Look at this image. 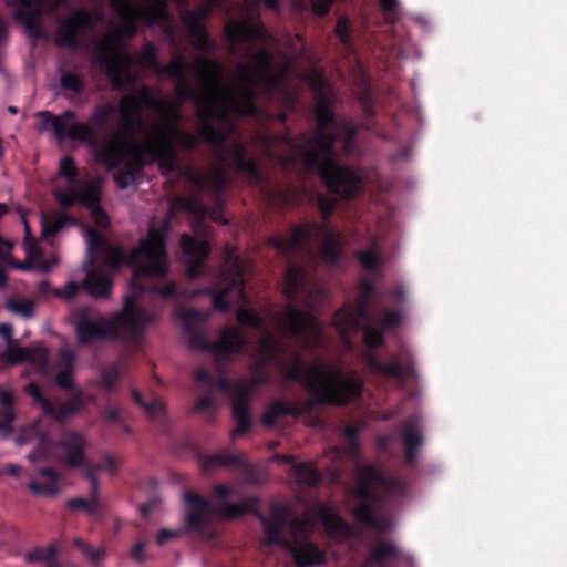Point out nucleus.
<instances>
[{
	"mask_svg": "<svg viewBox=\"0 0 567 567\" xmlns=\"http://www.w3.org/2000/svg\"><path fill=\"white\" fill-rule=\"evenodd\" d=\"M402 316L399 312L388 311L384 313V318L382 321V330L390 331L394 330L402 323Z\"/></svg>",
	"mask_w": 567,
	"mask_h": 567,
	"instance_id": "obj_43",
	"label": "nucleus"
},
{
	"mask_svg": "<svg viewBox=\"0 0 567 567\" xmlns=\"http://www.w3.org/2000/svg\"><path fill=\"white\" fill-rule=\"evenodd\" d=\"M293 474L300 484L315 485L320 481V475L312 463L295 464Z\"/></svg>",
	"mask_w": 567,
	"mask_h": 567,
	"instance_id": "obj_33",
	"label": "nucleus"
},
{
	"mask_svg": "<svg viewBox=\"0 0 567 567\" xmlns=\"http://www.w3.org/2000/svg\"><path fill=\"white\" fill-rule=\"evenodd\" d=\"M16 419L13 410L0 411V432L9 436L12 430V423Z\"/></svg>",
	"mask_w": 567,
	"mask_h": 567,
	"instance_id": "obj_42",
	"label": "nucleus"
},
{
	"mask_svg": "<svg viewBox=\"0 0 567 567\" xmlns=\"http://www.w3.org/2000/svg\"><path fill=\"white\" fill-rule=\"evenodd\" d=\"M177 316L185 323V326L189 321L203 319V315L200 312H197L194 310H184V311L178 312Z\"/></svg>",
	"mask_w": 567,
	"mask_h": 567,
	"instance_id": "obj_51",
	"label": "nucleus"
},
{
	"mask_svg": "<svg viewBox=\"0 0 567 567\" xmlns=\"http://www.w3.org/2000/svg\"><path fill=\"white\" fill-rule=\"evenodd\" d=\"M120 378V371L117 368H110L105 370L102 374V380L99 382V385L103 388H111Z\"/></svg>",
	"mask_w": 567,
	"mask_h": 567,
	"instance_id": "obj_45",
	"label": "nucleus"
},
{
	"mask_svg": "<svg viewBox=\"0 0 567 567\" xmlns=\"http://www.w3.org/2000/svg\"><path fill=\"white\" fill-rule=\"evenodd\" d=\"M18 445L34 444V450L28 455L31 463L49 461L53 457L54 444L49 440L43 430L42 421H37L28 426H23L16 436Z\"/></svg>",
	"mask_w": 567,
	"mask_h": 567,
	"instance_id": "obj_17",
	"label": "nucleus"
},
{
	"mask_svg": "<svg viewBox=\"0 0 567 567\" xmlns=\"http://www.w3.org/2000/svg\"><path fill=\"white\" fill-rule=\"evenodd\" d=\"M59 176L65 179V187L56 186L54 190L55 199L62 206H70L74 203H81L87 207L91 217L100 227L107 225V216L100 207L101 178H90L75 181V163L70 157L60 161Z\"/></svg>",
	"mask_w": 567,
	"mask_h": 567,
	"instance_id": "obj_9",
	"label": "nucleus"
},
{
	"mask_svg": "<svg viewBox=\"0 0 567 567\" xmlns=\"http://www.w3.org/2000/svg\"><path fill=\"white\" fill-rule=\"evenodd\" d=\"M7 38V23L2 19H0V44L4 42Z\"/></svg>",
	"mask_w": 567,
	"mask_h": 567,
	"instance_id": "obj_61",
	"label": "nucleus"
},
{
	"mask_svg": "<svg viewBox=\"0 0 567 567\" xmlns=\"http://www.w3.org/2000/svg\"><path fill=\"white\" fill-rule=\"evenodd\" d=\"M74 359V353L70 349L62 348L59 351L58 361L52 367L55 373V383L62 389H70L73 385Z\"/></svg>",
	"mask_w": 567,
	"mask_h": 567,
	"instance_id": "obj_23",
	"label": "nucleus"
},
{
	"mask_svg": "<svg viewBox=\"0 0 567 567\" xmlns=\"http://www.w3.org/2000/svg\"><path fill=\"white\" fill-rule=\"evenodd\" d=\"M299 409L285 401H276L270 405L268 411L262 417V422L266 425H272L277 417L285 414H297Z\"/></svg>",
	"mask_w": 567,
	"mask_h": 567,
	"instance_id": "obj_31",
	"label": "nucleus"
},
{
	"mask_svg": "<svg viewBox=\"0 0 567 567\" xmlns=\"http://www.w3.org/2000/svg\"><path fill=\"white\" fill-rule=\"evenodd\" d=\"M61 87L68 93V97L72 99L79 95L83 90L82 79L73 73H63L60 76Z\"/></svg>",
	"mask_w": 567,
	"mask_h": 567,
	"instance_id": "obj_36",
	"label": "nucleus"
},
{
	"mask_svg": "<svg viewBox=\"0 0 567 567\" xmlns=\"http://www.w3.org/2000/svg\"><path fill=\"white\" fill-rule=\"evenodd\" d=\"M403 441L406 447V460L412 462L415 457L416 446L422 442V437L417 430L413 425L409 424L405 426Z\"/></svg>",
	"mask_w": 567,
	"mask_h": 567,
	"instance_id": "obj_35",
	"label": "nucleus"
},
{
	"mask_svg": "<svg viewBox=\"0 0 567 567\" xmlns=\"http://www.w3.org/2000/svg\"><path fill=\"white\" fill-rule=\"evenodd\" d=\"M182 535L181 529H162L157 536L158 545H163L171 539L178 538Z\"/></svg>",
	"mask_w": 567,
	"mask_h": 567,
	"instance_id": "obj_48",
	"label": "nucleus"
},
{
	"mask_svg": "<svg viewBox=\"0 0 567 567\" xmlns=\"http://www.w3.org/2000/svg\"><path fill=\"white\" fill-rule=\"evenodd\" d=\"M115 106L112 104H105L97 109L91 117V122L96 126H103L107 120L114 114Z\"/></svg>",
	"mask_w": 567,
	"mask_h": 567,
	"instance_id": "obj_40",
	"label": "nucleus"
},
{
	"mask_svg": "<svg viewBox=\"0 0 567 567\" xmlns=\"http://www.w3.org/2000/svg\"><path fill=\"white\" fill-rule=\"evenodd\" d=\"M158 293L164 298L173 296L175 293V284L173 281L168 282L165 287L158 290Z\"/></svg>",
	"mask_w": 567,
	"mask_h": 567,
	"instance_id": "obj_55",
	"label": "nucleus"
},
{
	"mask_svg": "<svg viewBox=\"0 0 567 567\" xmlns=\"http://www.w3.org/2000/svg\"><path fill=\"white\" fill-rule=\"evenodd\" d=\"M269 243L281 252H291L317 244L321 259L336 265L339 260L342 239L339 233L323 224L295 227L289 236H274Z\"/></svg>",
	"mask_w": 567,
	"mask_h": 567,
	"instance_id": "obj_10",
	"label": "nucleus"
},
{
	"mask_svg": "<svg viewBox=\"0 0 567 567\" xmlns=\"http://www.w3.org/2000/svg\"><path fill=\"white\" fill-rule=\"evenodd\" d=\"M42 229L45 235L55 234L61 230L65 225L71 221L62 214H53L51 216H43L41 219Z\"/></svg>",
	"mask_w": 567,
	"mask_h": 567,
	"instance_id": "obj_37",
	"label": "nucleus"
},
{
	"mask_svg": "<svg viewBox=\"0 0 567 567\" xmlns=\"http://www.w3.org/2000/svg\"><path fill=\"white\" fill-rule=\"evenodd\" d=\"M331 3L332 0H311V8L316 14H326Z\"/></svg>",
	"mask_w": 567,
	"mask_h": 567,
	"instance_id": "obj_49",
	"label": "nucleus"
},
{
	"mask_svg": "<svg viewBox=\"0 0 567 567\" xmlns=\"http://www.w3.org/2000/svg\"><path fill=\"white\" fill-rule=\"evenodd\" d=\"M181 248L185 256V265L188 276L193 277L197 274V269L204 262L209 254V247L204 240H194L188 235H183L181 239Z\"/></svg>",
	"mask_w": 567,
	"mask_h": 567,
	"instance_id": "obj_21",
	"label": "nucleus"
},
{
	"mask_svg": "<svg viewBox=\"0 0 567 567\" xmlns=\"http://www.w3.org/2000/svg\"><path fill=\"white\" fill-rule=\"evenodd\" d=\"M320 207H321V212L322 214L324 215V217H327L333 209V204L331 203H328L327 200L324 199H321L320 200Z\"/></svg>",
	"mask_w": 567,
	"mask_h": 567,
	"instance_id": "obj_59",
	"label": "nucleus"
},
{
	"mask_svg": "<svg viewBox=\"0 0 567 567\" xmlns=\"http://www.w3.org/2000/svg\"><path fill=\"white\" fill-rule=\"evenodd\" d=\"M233 414L237 423L236 429L231 432L233 437L244 434L249 425V406L245 396L239 395L235 399L233 404Z\"/></svg>",
	"mask_w": 567,
	"mask_h": 567,
	"instance_id": "obj_26",
	"label": "nucleus"
},
{
	"mask_svg": "<svg viewBox=\"0 0 567 567\" xmlns=\"http://www.w3.org/2000/svg\"><path fill=\"white\" fill-rule=\"evenodd\" d=\"M86 441L84 436L78 432H68L61 440V449L64 462L75 468H83L87 463L85 454Z\"/></svg>",
	"mask_w": 567,
	"mask_h": 567,
	"instance_id": "obj_20",
	"label": "nucleus"
},
{
	"mask_svg": "<svg viewBox=\"0 0 567 567\" xmlns=\"http://www.w3.org/2000/svg\"><path fill=\"white\" fill-rule=\"evenodd\" d=\"M378 3L388 21L393 22L399 19L401 14L399 0H378Z\"/></svg>",
	"mask_w": 567,
	"mask_h": 567,
	"instance_id": "obj_39",
	"label": "nucleus"
},
{
	"mask_svg": "<svg viewBox=\"0 0 567 567\" xmlns=\"http://www.w3.org/2000/svg\"><path fill=\"white\" fill-rule=\"evenodd\" d=\"M8 262L13 268L19 269V270H31V269H35L37 270L35 264L32 262V261H29L27 259H24V261L9 260Z\"/></svg>",
	"mask_w": 567,
	"mask_h": 567,
	"instance_id": "obj_53",
	"label": "nucleus"
},
{
	"mask_svg": "<svg viewBox=\"0 0 567 567\" xmlns=\"http://www.w3.org/2000/svg\"><path fill=\"white\" fill-rule=\"evenodd\" d=\"M80 290V285L74 281H69L62 289H56L54 295L63 299H71L76 296Z\"/></svg>",
	"mask_w": 567,
	"mask_h": 567,
	"instance_id": "obj_46",
	"label": "nucleus"
},
{
	"mask_svg": "<svg viewBox=\"0 0 567 567\" xmlns=\"http://www.w3.org/2000/svg\"><path fill=\"white\" fill-rule=\"evenodd\" d=\"M184 499L187 503L186 528L198 530L209 522L215 511L226 517H235L250 511L256 505V498L254 497H246L238 504L219 505L217 507H214L208 501L192 493H185Z\"/></svg>",
	"mask_w": 567,
	"mask_h": 567,
	"instance_id": "obj_11",
	"label": "nucleus"
},
{
	"mask_svg": "<svg viewBox=\"0 0 567 567\" xmlns=\"http://www.w3.org/2000/svg\"><path fill=\"white\" fill-rule=\"evenodd\" d=\"M317 519L336 540L353 534L352 528L324 505H318L313 514H307L302 519H290L280 508H274L270 517L261 518L265 544L286 549L298 567L320 565L324 561V553L309 539Z\"/></svg>",
	"mask_w": 567,
	"mask_h": 567,
	"instance_id": "obj_6",
	"label": "nucleus"
},
{
	"mask_svg": "<svg viewBox=\"0 0 567 567\" xmlns=\"http://www.w3.org/2000/svg\"><path fill=\"white\" fill-rule=\"evenodd\" d=\"M4 472L10 476H19L21 473V468L17 465L9 464L6 466Z\"/></svg>",
	"mask_w": 567,
	"mask_h": 567,
	"instance_id": "obj_60",
	"label": "nucleus"
},
{
	"mask_svg": "<svg viewBox=\"0 0 567 567\" xmlns=\"http://www.w3.org/2000/svg\"><path fill=\"white\" fill-rule=\"evenodd\" d=\"M69 0H8L9 6L18 4L16 18L32 38L42 37L41 18L53 13Z\"/></svg>",
	"mask_w": 567,
	"mask_h": 567,
	"instance_id": "obj_14",
	"label": "nucleus"
},
{
	"mask_svg": "<svg viewBox=\"0 0 567 567\" xmlns=\"http://www.w3.org/2000/svg\"><path fill=\"white\" fill-rule=\"evenodd\" d=\"M307 81L317 94L316 117L318 121V132L310 141H302L293 144L288 138L258 136L265 155L276 157L274 148L277 145L290 151L288 157L279 158L285 167L302 164L308 171H316L327 183L329 189L340 197H350L360 189L361 179L347 167H340L334 161L332 143L334 136L344 137V148L348 153L352 152L351 138L355 133V127L350 122L337 123L332 120L330 101L333 96L327 79L318 71L311 72Z\"/></svg>",
	"mask_w": 567,
	"mask_h": 567,
	"instance_id": "obj_5",
	"label": "nucleus"
},
{
	"mask_svg": "<svg viewBox=\"0 0 567 567\" xmlns=\"http://www.w3.org/2000/svg\"><path fill=\"white\" fill-rule=\"evenodd\" d=\"M7 308L23 318L30 319L33 317V303L28 300H10L7 302Z\"/></svg>",
	"mask_w": 567,
	"mask_h": 567,
	"instance_id": "obj_38",
	"label": "nucleus"
},
{
	"mask_svg": "<svg viewBox=\"0 0 567 567\" xmlns=\"http://www.w3.org/2000/svg\"><path fill=\"white\" fill-rule=\"evenodd\" d=\"M27 393L32 396L41 405L44 414L50 415L55 420H64L78 414L86 402L95 403L93 396H84L81 391L74 392L72 398L66 402L54 401L51 402L45 399L37 384L31 383L25 388Z\"/></svg>",
	"mask_w": 567,
	"mask_h": 567,
	"instance_id": "obj_15",
	"label": "nucleus"
},
{
	"mask_svg": "<svg viewBox=\"0 0 567 567\" xmlns=\"http://www.w3.org/2000/svg\"><path fill=\"white\" fill-rule=\"evenodd\" d=\"M399 491L400 486L386 480L374 466L360 467L353 494V516L359 523L378 532L388 529L392 524L383 514V502Z\"/></svg>",
	"mask_w": 567,
	"mask_h": 567,
	"instance_id": "obj_8",
	"label": "nucleus"
},
{
	"mask_svg": "<svg viewBox=\"0 0 567 567\" xmlns=\"http://www.w3.org/2000/svg\"><path fill=\"white\" fill-rule=\"evenodd\" d=\"M39 131L44 132L52 128L55 138L62 143L64 141H81L90 146L95 144V134L87 123H78L75 113L66 111L60 115H52L50 112H39Z\"/></svg>",
	"mask_w": 567,
	"mask_h": 567,
	"instance_id": "obj_12",
	"label": "nucleus"
},
{
	"mask_svg": "<svg viewBox=\"0 0 567 567\" xmlns=\"http://www.w3.org/2000/svg\"><path fill=\"white\" fill-rule=\"evenodd\" d=\"M169 221V216L153 220L146 237L140 241L137 248L130 256L111 244L101 241L94 230H84L87 257L91 264L100 258L111 268L127 264L133 267L134 276L131 281L132 296L125 298L122 311L110 319L97 321L89 319V309L82 311L76 323L80 342L89 343L114 338H135L155 321L157 315L147 309L142 297L143 288L140 281L142 276L163 277L167 274L168 261L165 244Z\"/></svg>",
	"mask_w": 567,
	"mask_h": 567,
	"instance_id": "obj_4",
	"label": "nucleus"
},
{
	"mask_svg": "<svg viewBox=\"0 0 567 567\" xmlns=\"http://www.w3.org/2000/svg\"><path fill=\"white\" fill-rule=\"evenodd\" d=\"M117 461L114 457L106 455L100 462L96 463L87 461L84 467V476L87 480V474L93 473L94 478L96 480L99 475H109L112 477L117 473Z\"/></svg>",
	"mask_w": 567,
	"mask_h": 567,
	"instance_id": "obj_28",
	"label": "nucleus"
},
{
	"mask_svg": "<svg viewBox=\"0 0 567 567\" xmlns=\"http://www.w3.org/2000/svg\"><path fill=\"white\" fill-rule=\"evenodd\" d=\"M28 478V487L34 495L54 497L60 491L59 475L51 467H34Z\"/></svg>",
	"mask_w": 567,
	"mask_h": 567,
	"instance_id": "obj_19",
	"label": "nucleus"
},
{
	"mask_svg": "<svg viewBox=\"0 0 567 567\" xmlns=\"http://www.w3.org/2000/svg\"><path fill=\"white\" fill-rule=\"evenodd\" d=\"M344 436H346V440H347L348 445H349V451L348 452L349 453H353L355 451V447H357L355 431L351 426H348L346 429Z\"/></svg>",
	"mask_w": 567,
	"mask_h": 567,
	"instance_id": "obj_52",
	"label": "nucleus"
},
{
	"mask_svg": "<svg viewBox=\"0 0 567 567\" xmlns=\"http://www.w3.org/2000/svg\"><path fill=\"white\" fill-rule=\"evenodd\" d=\"M28 362L41 375H48V350L41 343H32L29 347L9 346L6 351H0V368L11 367Z\"/></svg>",
	"mask_w": 567,
	"mask_h": 567,
	"instance_id": "obj_16",
	"label": "nucleus"
},
{
	"mask_svg": "<svg viewBox=\"0 0 567 567\" xmlns=\"http://www.w3.org/2000/svg\"><path fill=\"white\" fill-rule=\"evenodd\" d=\"M361 266L370 271H378L381 268L380 248L375 243L364 248L358 254Z\"/></svg>",
	"mask_w": 567,
	"mask_h": 567,
	"instance_id": "obj_30",
	"label": "nucleus"
},
{
	"mask_svg": "<svg viewBox=\"0 0 567 567\" xmlns=\"http://www.w3.org/2000/svg\"><path fill=\"white\" fill-rule=\"evenodd\" d=\"M13 329L8 323L0 324V336L3 337L8 342L11 341Z\"/></svg>",
	"mask_w": 567,
	"mask_h": 567,
	"instance_id": "obj_54",
	"label": "nucleus"
},
{
	"mask_svg": "<svg viewBox=\"0 0 567 567\" xmlns=\"http://www.w3.org/2000/svg\"><path fill=\"white\" fill-rule=\"evenodd\" d=\"M213 352L218 358H229L233 354L243 353L248 348V341L239 328H226L221 330L220 338L212 344H198Z\"/></svg>",
	"mask_w": 567,
	"mask_h": 567,
	"instance_id": "obj_18",
	"label": "nucleus"
},
{
	"mask_svg": "<svg viewBox=\"0 0 567 567\" xmlns=\"http://www.w3.org/2000/svg\"><path fill=\"white\" fill-rule=\"evenodd\" d=\"M0 404L6 410H12L14 404V394L11 389H4L0 386Z\"/></svg>",
	"mask_w": 567,
	"mask_h": 567,
	"instance_id": "obj_47",
	"label": "nucleus"
},
{
	"mask_svg": "<svg viewBox=\"0 0 567 567\" xmlns=\"http://www.w3.org/2000/svg\"><path fill=\"white\" fill-rule=\"evenodd\" d=\"M403 557V553L392 542H378L368 553L361 567H386Z\"/></svg>",
	"mask_w": 567,
	"mask_h": 567,
	"instance_id": "obj_22",
	"label": "nucleus"
},
{
	"mask_svg": "<svg viewBox=\"0 0 567 567\" xmlns=\"http://www.w3.org/2000/svg\"><path fill=\"white\" fill-rule=\"evenodd\" d=\"M7 280H8L7 272L2 267H0V288H3L6 286Z\"/></svg>",
	"mask_w": 567,
	"mask_h": 567,
	"instance_id": "obj_62",
	"label": "nucleus"
},
{
	"mask_svg": "<svg viewBox=\"0 0 567 567\" xmlns=\"http://www.w3.org/2000/svg\"><path fill=\"white\" fill-rule=\"evenodd\" d=\"M248 268V260L235 249L226 250L217 287L210 290L214 307L219 310L238 307V321L259 331L256 352L260 360L280 367L286 378L307 388L318 402L344 404L359 395L362 382L355 372L321 361L305 367L299 351L292 346L312 348L323 341L319 323L299 308L301 305L311 308L317 302L311 295L319 288L311 282L306 271L290 266L285 275L284 288L287 308L282 312L260 317L254 310L241 307L245 302L243 278Z\"/></svg>",
	"mask_w": 567,
	"mask_h": 567,
	"instance_id": "obj_2",
	"label": "nucleus"
},
{
	"mask_svg": "<svg viewBox=\"0 0 567 567\" xmlns=\"http://www.w3.org/2000/svg\"><path fill=\"white\" fill-rule=\"evenodd\" d=\"M25 229V239H24V251L25 259L35 264L37 270L40 272H47L51 265L48 261L40 260L41 251L37 245V243L30 237V228L24 217H22Z\"/></svg>",
	"mask_w": 567,
	"mask_h": 567,
	"instance_id": "obj_27",
	"label": "nucleus"
},
{
	"mask_svg": "<svg viewBox=\"0 0 567 567\" xmlns=\"http://www.w3.org/2000/svg\"><path fill=\"white\" fill-rule=\"evenodd\" d=\"M121 413V409L118 406H112L106 411V416L110 421H116Z\"/></svg>",
	"mask_w": 567,
	"mask_h": 567,
	"instance_id": "obj_58",
	"label": "nucleus"
},
{
	"mask_svg": "<svg viewBox=\"0 0 567 567\" xmlns=\"http://www.w3.org/2000/svg\"><path fill=\"white\" fill-rule=\"evenodd\" d=\"M178 8L182 22L192 38L194 49L212 52L215 42L204 30V21L210 10L219 8L229 12L227 0H174ZM115 20L107 25V31L97 41L94 64L103 68L112 84L124 87L135 78L131 66L138 64L150 68L158 76L167 75L176 81V99L178 121L179 107L185 100H192L202 122L200 136L210 144L216 163L206 174L188 173L187 178L199 189L215 193L229 181V171L236 169L250 181H258L259 173L254 159L245 158V148L237 141L228 138L235 134V114L251 115L256 112L254 100L258 95L270 99L284 95L286 79L290 70L287 58L277 59L272 51L276 40L265 27L255 21L259 14V0H245L240 7L239 19H229L225 23V35L228 51L246 61L238 62L229 79H224V66L216 59L200 54L187 63L184 52L174 53L171 62L162 65L157 58V49L152 43L135 55L126 52V41L137 31V23L148 27L158 25L167 35L169 44L175 47L176 35L172 19L167 12L166 0H109ZM141 86L127 96L136 97ZM151 95L156 97L150 89ZM126 97V95L124 96Z\"/></svg>",
	"mask_w": 567,
	"mask_h": 567,
	"instance_id": "obj_1",
	"label": "nucleus"
},
{
	"mask_svg": "<svg viewBox=\"0 0 567 567\" xmlns=\"http://www.w3.org/2000/svg\"><path fill=\"white\" fill-rule=\"evenodd\" d=\"M373 291L371 282L363 278L360 281V296L355 308L344 306L341 308L333 318V326L339 332L341 340L347 349L352 346L348 340V334L355 332L359 328L360 321L364 322L363 326V342L364 351L363 359L373 373H381L389 377H400L402 368L396 360L389 364L381 363L372 350L383 344V334L380 330V323L368 315L367 306L369 298Z\"/></svg>",
	"mask_w": 567,
	"mask_h": 567,
	"instance_id": "obj_7",
	"label": "nucleus"
},
{
	"mask_svg": "<svg viewBox=\"0 0 567 567\" xmlns=\"http://www.w3.org/2000/svg\"><path fill=\"white\" fill-rule=\"evenodd\" d=\"M27 559L30 563L40 564L43 567H61L58 564L54 549L51 545L32 549L28 553Z\"/></svg>",
	"mask_w": 567,
	"mask_h": 567,
	"instance_id": "obj_29",
	"label": "nucleus"
},
{
	"mask_svg": "<svg viewBox=\"0 0 567 567\" xmlns=\"http://www.w3.org/2000/svg\"><path fill=\"white\" fill-rule=\"evenodd\" d=\"M83 288L94 298H106L111 295L112 280L100 270H92L83 281Z\"/></svg>",
	"mask_w": 567,
	"mask_h": 567,
	"instance_id": "obj_25",
	"label": "nucleus"
},
{
	"mask_svg": "<svg viewBox=\"0 0 567 567\" xmlns=\"http://www.w3.org/2000/svg\"><path fill=\"white\" fill-rule=\"evenodd\" d=\"M195 379L198 383H207L208 382V373L204 369H197L195 371Z\"/></svg>",
	"mask_w": 567,
	"mask_h": 567,
	"instance_id": "obj_57",
	"label": "nucleus"
},
{
	"mask_svg": "<svg viewBox=\"0 0 567 567\" xmlns=\"http://www.w3.org/2000/svg\"><path fill=\"white\" fill-rule=\"evenodd\" d=\"M215 494L218 499H226L231 494V489L226 486H217Z\"/></svg>",
	"mask_w": 567,
	"mask_h": 567,
	"instance_id": "obj_56",
	"label": "nucleus"
},
{
	"mask_svg": "<svg viewBox=\"0 0 567 567\" xmlns=\"http://www.w3.org/2000/svg\"><path fill=\"white\" fill-rule=\"evenodd\" d=\"M133 398L134 401L144 409L145 413L150 417L154 420H159L162 416H164L165 410L164 404L161 400L154 399L150 402H144L141 394L137 391L133 392Z\"/></svg>",
	"mask_w": 567,
	"mask_h": 567,
	"instance_id": "obj_34",
	"label": "nucleus"
},
{
	"mask_svg": "<svg viewBox=\"0 0 567 567\" xmlns=\"http://www.w3.org/2000/svg\"><path fill=\"white\" fill-rule=\"evenodd\" d=\"M87 481L90 482V497L87 499L84 498H73L68 501V506L70 508L83 509L90 516L96 515L101 509L100 504V485L99 480L94 478L93 473L87 474Z\"/></svg>",
	"mask_w": 567,
	"mask_h": 567,
	"instance_id": "obj_24",
	"label": "nucleus"
},
{
	"mask_svg": "<svg viewBox=\"0 0 567 567\" xmlns=\"http://www.w3.org/2000/svg\"><path fill=\"white\" fill-rule=\"evenodd\" d=\"M336 35L342 41L344 44L348 43V38L350 33V21L347 17H340L338 19L336 25Z\"/></svg>",
	"mask_w": 567,
	"mask_h": 567,
	"instance_id": "obj_44",
	"label": "nucleus"
},
{
	"mask_svg": "<svg viewBox=\"0 0 567 567\" xmlns=\"http://www.w3.org/2000/svg\"><path fill=\"white\" fill-rule=\"evenodd\" d=\"M120 113L123 132L96 150L94 158L107 169L124 167V172L115 175L121 189L134 185L140 168L153 162H158L164 175H171L178 167L175 143L189 148L198 140L206 141L200 132L194 135L181 131L176 103L167 97L154 99L146 87L136 97L122 99Z\"/></svg>",
	"mask_w": 567,
	"mask_h": 567,
	"instance_id": "obj_3",
	"label": "nucleus"
},
{
	"mask_svg": "<svg viewBox=\"0 0 567 567\" xmlns=\"http://www.w3.org/2000/svg\"><path fill=\"white\" fill-rule=\"evenodd\" d=\"M131 556L136 561H144L146 559L145 544L143 542L136 543L131 550Z\"/></svg>",
	"mask_w": 567,
	"mask_h": 567,
	"instance_id": "obj_50",
	"label": "nucleus"
},
{
	"mask_svg": "<svg viewBox=\"0 0 567 567\" xmlns=\"http://www.w3.org/2000/svg\"><path fill=\"white\" fill-rule=\"evenodd\" d=\"M174 206H178L189 212L194 217L198 219L210 218L220 224H224L225 220L216 218L213 214L204 207V205L197 199H178Z\"/></svg>",
	"mask_w": 567,
	"mask_h": 567,
	"instance_id": "obj_32",
	"label": "nucleus"
},
{
	"mask_svg": "<svg viewBox=\"0 0 567 567\" xmlns=\"http://www.w3.org/2000/svg\"><path fill=\"white\" fill-rule=\"evenodd\" d=\"M212 405V401L208 398H204L199 401L198 409L205 410L208 409Z\"/></svg>",
	"mask_w": 567,
	"mask_h": 567,
	"instance_id": "obj_63",
	"label": "nucleus"
},
{
	"mask_svg": "<svg viewBox=\"0 0 567 567\" xmlns=\"http://www.w3.org/2000/svg\"><path fill=\"white\" fill-rule=\"evenodd\" d=\"M262 2L269 9H276L278 7V0H262Z\"/></svg>",
	"mask_w": 567,
	"mask_h": 567,
	"instance_id": "obj_64",
	"label": "nucleus"
},
{
	"mask_svg": "<svg viewBox=\"0 0 567 567\" xmlns=\"http://www.w3.org/2000/svg\"><path fill=\"white\" fill-rule=\"evenodd\" d=\"M75 545L89 557L90 561L99 565L104 559V551L100 548H91L82 540H75Z\"/></svg>",
	"mask_w": 567,
	"mask_h": 567,
	"instance_id": "obj_41",
	"label": "nucleus"
},
{
	"mask_svg": "<svg viewBox=\"0 0 567 567\" xmlns=\"http://www.w3.org/2000/svg\"><path fill=\"white\" fill-rule=\"evenodd\" d=\"M96 24L97 20L84 10H76L69 18L59 21L55 43L60 47H74L86 41H97Z\"/></svg>",
	"mask_w": 567,
	"mask_h": 567,
	"instance_id": "obj_13",
	"label": "nucleus"
}]
</instances>
